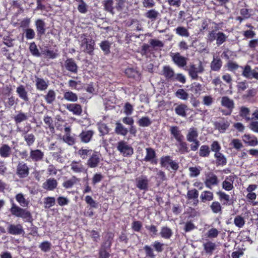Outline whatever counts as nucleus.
<instances>
[{"instance_id": "nucleus-10", "label": "nucleus", "mask_w": 258, "mask_h": 258, "mask_svg": "<svg viewBox=\"0 0 258 258\" xmlns=\"http://www.w3.org/2000/svg\"><path fill=\"white\" fill-rule=\"evenodd\" d=\"M149 182L147 176L141 175L136 179V185L140 190L146 191L148 189Z\"/></svg>"}, {"instance_id": "nucleus-14", "label": "nucleus", "mask_w": 258, "mask_h": 258, "mask_svg": "<svg viewBox=\"0 0 258 258\" xmlns=\"http://www.w3.org/2000/svg\"><path fill=\"white\" fill-rule=\"evenodd\" d=\"M221 105L228 109L229 112L226 114H231L232 111L234 107V103L233 100L230 99L227 96H224L222 97L221 99Z\"/></svg>"}, {"instance_id": "nucleus-45", "label": "nucleus", "mask_w": 258, "mask_h": 258, "mask_svg": "<svg viewBox=\"0 0 258 258\" xmlns=\"http://www.w3.org/2000/svg\"><path fill=\"white\" fill-rule=\"evenodd\" d=\"M11 149L7 145H3L0 148V155L3 158H6L10 155Z\"/></svg>"}, {"instance_id": "nucleus-17", "label": "nucleus", "mask_w": 258, "mask_h": 258, "mask_svg": "<svg viewBox=\"0 0 258 258\" xmlns=\"http://www.w3.org/2000/svg\"><path fill=\"white\" fill-rule=\"evenodd\" d=\"M199 192L196 189L189 190L187 191L186 198L188 200H192L193 205L197 206L199 203Z\"/></svg>"}, {"instance_id": "nucleus-54", "label": "nucleus", "mask_w": 258, "mask_h": 258, "mask_svg": "<svg viewBox=\"0 0 258 258\" xmlns=\"http://www.w3.org/2000/svg\"><path fill=\"white\" fill-rule=\"evenodd\" d=\"M110 45L111 43L106 40L102 41L100 44V46L101 49L104 52L105 54H108L110 52Z\"/></svg>"}, {"instance_id": "nucleus-1", "label": "nucleus", "mask_w": 258, "mask_h": 258, "mask_svg": "<svg viewBox=\"0 0 258 258\" xmlns=\"http://www.w3.org/2000/svg\"><path fill=\"white\" fill-rule=\"evenodd\" d=\"M10 212L13 215L21 217L26 221H29L31 219V215L29 211L19 207L13 202L12 203Z\"/></svg>"}, {"instance_id": "nucleus-25", "label": "nucleus", "mask_w": 258, "mask_h": 258, "mask_svg": "<svg viewBox=\"0 0 258 258\" xmlns=\"http://www.w3.org/2000/svg\"><path fill=\"white\" fill-rule=\"evenodd\" d=\"M37 34L40 35L45 32V23L42 19H37L35 22Z\"/></svg>"}, {"instance_id": "nucleus-61", "label": "nucleus", "mask_w": 258, "mask_h": 258, "mask_svg": "<svg viewBox=\"0 0 258 258\" xmlns=\"http://www.w3.org/2000/svg\"><path fill=\"white\" fill-rule=\"evenodd\" d=\"M25 141L26 142L28 146H31L35 142V138L32 134H26L24 136Z\"/></svg>"}, {"instance_id": "nucleus-50", "label": "nucleus", "mask_w": 258, "mask_h": 258, "mask_svg": "<svg viewBox=\"0 0 258 258\" xmlns=\"http://www.w3.org/2000/svg\"><path fill=\"white\" fill-rule=\"evenodd\" d=\"M176 97L180 99L186 100L188 98V94L183 89H179L175 92Z\"/></svg>"}, {"instance_id": "nucleus-47", "label": "nucleus", "mask_w": 258, "mask_h": 258, "mask_svg": "<svg viewBox=\"0 0 258 258\" xmlns=\"http://www.w3.org/2000/svg\"><path fill=\"white\" fill-rule=\"evenodd\" d=\"M214 156L217 159L216 164L217 165H224L226 164V158L220 152L215 153Z\"/></svg>"}, {"instance_id": "nucleus-37", "label": "nucleus", "mask_w": 258, "mask_h": 258, "mask_svg": "<svg viewBox=\"0 0 258 258\" xmlns=\"http://www.w3.org/2000/svg\"><path fill=\"white\" fill-rule=\"evenodd\" d=\"M115 125V132L117 135H120L123 136H125L127 135L128 133L127 129L124 127L121 123L117 122L116 123Z\"/></svg>"}, {"instance_id": "nucleus-20", "label": "nucleus", "mask_w": 258, "mask_h": 258, "mask_svg": "<svg viewBox=\"0 0 258 258\" xmlns=\"http://www.w3.org/2000/svg\"><path fill=\"white\" fill-rule=\"evenodd\" d=\"M145 16L150 20L151 22H154L160 18V14L155 9H151L147 11L145 14Z\"/></svg>"}, {"instance_id": "nucleus-16", "label": "nucleus", "mask_w": 258, "mask_h": 258, "mask_svg": "<svg viewBox=\"0 0 258 258\" xmlns=\"http://www.w3.org/2000/svg\"><path fill=\"white\" fill-rule=\"evenodd\" d=\"M198 129L194 127H191L187 131L186 136V140L188 142L191 143L192 141L198 140Z\"/></svg>"}, {"instance_id": "nucleus-19", "label": "nucleus", "mask_w": 258, "mask_h": 258, "mask_svg": "<svg viewBox=\"0 0 258 258\" xmlns=\"http://www.w3.org/2000/svg\"><path fill=\"white\" fill-rule=\"evenodd\" d=\"M57 185V181L53 178H50L47 179L42 184V187L48 190H52Z\"/></svg>"}, {"instance_id": "nucleus-51", "label": "nucleus", "mask_w": 258, "mask_h": 258, "mask_svg": "<svg viewBox=\"0 0 258 258\" xmlns=\"http://www.w3.org/2000/svg\"><path fill=\"white\" fill-rule=\"evenodd\" d=\"M204 249L206 253L211 254L215 250L216 244L212 242H208L204 244Z\"/></svg>"}, {"instance_id": "nucleus-48", "label": "nucleus", "mask_w": 258, "mask_h": 258, "mask_svg": "<svg viewBox=\"0 0 258 258\" xmlns=\"http://www.w3.org/2000/svg\"><path fill=\"white\" fill-rule=\"evenodd\" d=\"M71 168L75 172H81L84 170L83 166L79 162H72L71 164Z\"/></svg>"}, {"instance_id": "nucleus-13", "label": "nucleus", "mask_w": 258, "mask_h": 258, "mask_svg": "<svg viewBox=\"0 0 258 258\" xmlns=\"http://www.w3.org/2000/svg\"><path fill=\"white\" fill-rule=\"evenodd\" d=\"M243 69L242 72V75L248 79L255 78L258 80V72H256L254 70H251V67L246 65L244 68L241 67Z\"/></svg>"}, {"instance_id": "nucleus-21", "label": "nucleus", "mask_w": 258, "mask_h": 258, "mask_svg": "<svg viewBox=\"0 0 258 258\" xmlns=\"http://www.w3.org/2000/svg\"><path fill=\"white\" fill-rule=\"evenodd\" d=\"M169 131L170 132L171 135L175 138L177 141L183 140V136L181 134V131L178 126H171L170 127Z\"/></svg>"}, {"instance_id": "nucleus-57", "label": "nucleus", "mask_w": 258, "mask_h": 258, "mask_svg": "<svg viewBox=\"0 0 258 258\" xmlns=\"http://www.w3.org/2000/svg\"><path fill=\"white\" fill-rule=\"evenodd\" d=\"M91 150L81 148L78 151V154L83 159H86L89 155H91Z\"/></svg>"}, {"instance_id": "nucleus-27", "label": "nucleus", "mask_w": 258, "mask_h": 258, "mask_svg": "<svg viewBox=\"0 0 258 258\" xmlns=\"http://www.w3.org/2000/svg\"><path fill=\"white\" fill-rule=\"evenodd\" d=\"M222 66V61L218 57L214 56L213 59L212 61L210 68L213 71H219Z\"/></svg>"}, {"instance_id": "nucleus-62", "label": "nucleus", "mask_w": 258, "mask_h": 258, "mask_svg": "<svg viewBox=\"0 0 258 258\" xmlns=\"http://www.w3.org/2000/svg\"><path fill=\"white\" fill-rule=\"evenodd\" d=\"M219 233V231L216 228H212L208 230L207 236L210 238H216Z\"/></svg>"}, {"instance_id": "nucleus-35", "label": "nucleus", "mask_w": 258, "mask_h": 258, "mask_svg": "<svg viewBox=\"0 0 258 258\" xmlns=\"http://www.w3.org/2000/svg\"><path fill=\"white\" fill-rule=\"evenodd\" d=\"M149 44H150L151 47L153 48L155 50H157L158 49H160L164 47V43L156 39H151L149 40Z\"/></svg>"}, {"instance_id": "nucleus-32", "label": "nucleus", "mask_w": 258, "mask_h": 258, "mask_svg": "<svg viewBox=\"0 0 258 258\" xmlns=\"http://www.w3.org/2000/svg\"><path fill=\"white\" fill-rule=\"evenodd\" d=\"M36 86L38 90L43 91L47 89L48 87V82L44 79L36 77Z\"/></svg>"}, {"instance_id": "nucleus-56", "label": "nucleus", "mask_w": 258, "mask_h": 258, "mask_svg": "<svg viewBox=\"0 0 258 258\" xmlns=\"http://www.w3.org/2000/svg\"><path fill=\"white\" fill-rule=\"evenodd\" d=\"M175 31L176 34L180 36L184 37H188L189 36L187 29L183 27H178L176 28Z\"/></svg>"}, {"instance_id": "nucleus-5", "label": "nucleus", "mask_w": 258, "mask_h": 258, "mask_svg": "<svg viewBox=\"0 0 258 258\" xmlns=\"http://www.w3.org/2000/svg\"><path fill=\"white\" fill-rule=\"evenodd\" d=\"M116 149L124 157H129L134 153L133 147L124 141L118 142L116 144Z\"/></svg>"}, {"instance_id": "nucleus-34", "label": "nucleus", "mask_w": 258, "mask_h": 258, "mask_svg": "<svg viewBox=\"0 0 258 258\" xmlns=\"http://www.w3.org/2000/svg\"><path fill=\"white\" fill-rule=\"evenodd\" d=\"M229 125L230 122L228 121H222L215 123V127L222 133H224Z\"/></svg>"}, {"instance_id": "nucleus-41", "label": "nucleus", "mask_w": 258, "mask_h": 258, "mask_svg": "<svg viewBox=\"0 0 258 258\" xmlns=\"http://www.w3.org/2000/svg\"><path fill=\"white\" fill-rule=\"evenodd\" d=\"M125 74L128 78H138L140 76L139 72L134 68H128L125 71Z\"/></svg>"}, {"instance_id": "nucleus-53", "label": "nucleus", "mask_w": 258, "mask_h": 258, "mask_svg": "<svg viewBox=\"0 0 258 258\" xmlns=\"http://www.w3.org/2000/svg\"><path fill=\"white\" fill-rule=\"evenodd\" d=\"M234 223L236 227L241 228L244 225L245 220L241 216H237L234 219Z\"/></svg>"}, {"instance_id": "nucleus-60", "label": "nucleus", "mask_w": 258, "mask_h": 258, "mask_svg": "<svg viewBox=\"0 0 258 258\" xmlns=\"http://www.w3.org/2000/svg\"><path fill=\"white\" fill-rule=\"evenodd\" d=\"M144 249L146 252V256L150 258H155L156 255L154 253L153 248L149 245H146L144 247Z\"/></svg>"}, {"instance_id": "nucleus-23", "label": "nucleus", "mask_w": 258, "mask_h": 258, "mask_svg": "<svg viewBox=\"0 0 258 258\" xmlns=\"http://www.w3.org/2000/svg\"><path fill=\"white\" fill-rule=\"evenodd\" d=\"M113 237V233L111 232L107 233L105 237V239L101 244V247L106 249H109L112 244Z\"/></svg>"}, {"instance_id": "nucleus-64", "label": "nucleus", "mask_w": 258, "mask_h": 258, "mask_svg": "<svg viewBox=\"0 0 258 258\" xmlns=\"http://www.w3.org/2000/svg\"><path fill=\"white\" fill-rule=\"evenodd\" d=\"M55 98V95L52 90H49L47 94L45 96V100L48 103H51Z\"/></svg>"}, {"instance_id": "nucleus-49", "label": "nucleus", "mask_w": 258, "mask_h": 258, "mask_svg": "<svg viewBox=\"0 0 258 258\" xmlns=\"http://www.w3.org/2000/svg\"><path fill=\"white\" fill-rule=\"evenodd\" d=\"M210 153L209 147L207 145H203L200 147L199 154L202 157H207L209 156Z\"/></svg>"}, {"instance_id": "nucleus-52", "label": "nucleus", "mask_w": 258, "mask_h": 258, "mask_svg": "<svg viewBox=\"0 0 258 258\" xmlns=\"http://www.w3.org/2000/svg\"><path fill=\"white\" fill-rule=\"evenodd\" d=\"M250 110L249 108L244 106L240 108L239 115L241 117L244 118L246 120H249L251 118L248 116Z\"/></svg>"}, {"instance_id": "nucleus-33", "label": "nucleus", "mask_w": 258, "mask_h": 258, "mask_svg": "<svg viewBox=\"0 0 258 258\" xmlns=\"http://www.w3.org/2000/svg\"><path fill=\"white\" fill-rule=\"evenodd\" d=\"M102 4L105 11L109 12L112 15L114 14L113 0H105L102 2Z\"/></svg>"}, {"instance_id": "nucleus-8", "label": "nucleus", "mask_w": 258, "mask_h": 258, "mask_svg": "<svg viewBox=\"0 0 258 258\" xmlns=\"http://www.w3.org/2000/svg\"><path fill=\"white\" fill-rule=\"evenodd\" d=\"M170 56L173 62L178 67L183 68L186 65L187 59L179 52L171 53Z\"/></svg>"}, {"instance_id": "nucleus-63", "label": "nucleus", "mask_w": 258, "mask_h": 258, "mask_svg": "<svg viewBox=\"0 0 258 258\" xmlns=\"http://www.w3.org/2000/svg\"><path fill=\"white\" fill-rule=\"evenodd\" d=\"M153 247L158 252H161L164 250V244L159 241H155L152 244Z\"/></svg>"}, {"instance_id": "nucleus-26", "label": "nucleus", "mask_w": 258, "mask_h": 258, "mask_svg": "<svg viewBox=\"0 0 258 258\" xmlns=\"http://www.w3.org/2000/svg\"><path fill=\"white\" fill-rule=\"evenodd\" d=\"M16 92L19 97L24 101H28L29 100L27 92L23 85H21L18 86L16 89Z\"/></svg>"}, {"instance_id": "nucleus-42", "label": "nucleus", "mask_w": 258, "mask_h": 258, "mask_svg": "<svg viewBox=\"0 0 258 258\" xmlns=\"http://www.w3.org/2000/svg\"><path fill=\"white\" fill-rule=\"evenodd\" d=\"M14 118L16 123H19L22 121L27 120L28 119V116L27 113H25L20 111L18 112V113L15 116Z\"/></svg>"}, {"instance_id": "nucleus-30", "label": "nucleus", "mask_w": 258, "mask_h": 258, "mask_svg": "<svg viewBox=\"0 0 258 258\" xmlns=\"http://www.w3.org/2000/svg\"><path fill=\"white\" fill-rule=\"evenodd\" d=\"M94 132L92 131H83L80 135L81 141L82 142L87 143L91 140Z\"/></svg>"}, {"instance_id": "nucleus-36", "label": "nucleus", "mask_w": 258, "mask_h": 258, "mask_svg": "<svg viewBox=\"0 0 258 258\" xmlns=\"http://www.w3.org/2000/svg\"><path fill=\"white\" fill-rule=\"evenodd\" d=\"M178 144L176 145L178 147V152L181 154H185L189 152L187 144L186 142L182 141V140L177 141Z\"/></svg>"}, {"instance_id": "nucleus-7", "label": "nucleus", "mask_w": 258, "mask_h": 258, "mask_svg": "<svg viewBox=\"0 0 258 258\" xmlns=\"http://www.w3.org/2000/svg\"><path fill=\"white\" fill-rule=\"evenodd\" d=\"M219 182L217 176L213 172H209L206 174L204 183L207 187L212 189V186L217 185Z\"/></svg>"}, {"instance_id": "nucleus-46", "label": "nucleus", "mask_w": 258, "mask_h": 258, "mask_svg": "<svg viewBox=\"0 0 258 258\" xmlns=\"http://www.w3.org/2000/svg\"><path fill=\"white\" fill-rule=\"evenodd\" d=\"M66 68L70 71L76 73L77 71V66L75 61L72 59L66 61Z\"/></svg>"}, {"instance_id": "nucleus-18", "label": "nucleus", "mask_w": 258, "mask_h": 258, "mask_svg": "<svg viewBox=\"0 0 258 258\" xmlns=\"http://www.w3.org/2000/svg\"><path fill=\"white\" fill-rule=\"evenodd\" d=\"M44 156L43 153L40 150H31L30 153V158L35 162L40 161L42 160Z\"/></svg>"}, {"instance_id": "nucleus-6", "label": "nucleus", "mask_w": 258, "mask_h": 258, "mask_svg": "<svg viewBox=\"0 0 258 258\" xmlns=\"http://www.w3.org/2000/svg\"><path fill=\"white\" fill-rule=\"evenodd\" d=\"M160 164L162 167L166 168L167 169H169V167L174 171H176L179 168L178 164L172 160L169 156H162L160 158Z\"/></svg>"}, {"instance_id": "nucleus-38", "label": "nucleus", "mask_w": 258, "mask_h": 258, "mask_svg": "<svg viewBox=\"0 0 258 258\" xmlns=\"http://www.w3.org/2000/svg\"><path fill=\"white\" fill-rule=\"evenodd\" d=\"M172 230L167 226L162 227L160 232L161 236L165 239H169L172 235Z\"/></svg>"}, {"instance_id": "nucleus-22", "label": "nucleus", "mask_w": 258, "mask_h": 258, "mask_svg": "<svg viewBox=\"0 0 258 258\" xmlns=\"http://www.w3.org/2000/svg\"><path fill=\"white\" fill-rule=\"evenodd\" d=\"M243 142L250 146H255L258 145V140L254 136L244 135L242 137Z\"/></svg>"}, {"instance_id": "nucleus-28", "label": "nucleus", "mask_w": 258, "mask_h": 258, "mask_svg": "<svg viewBox=\"0 0 258 258\" xmlns=\"http://www.w3.org/2000/svg\"><path fill=\"white\" fill-rule=\"evenodd\" d=\"M234 178L232 176H230L226 178L225 180L222 182V187L226 190H231L233 188Z\"/></svg>"}, {"instance_id": "nucleus-2", "label": "nucleus", "mask_w": 258, "mask_h": 258, "mask_svg": "<svg viewBox=\"0 0 258 258\" xmlns=\"http://www.w3.org/2000/svg\"><path fill=\"white\" fill-rule=\"evenodd\" d=\"M227 38V36L223 32H217L216 30H212L209 32L207 40L210 43L214 40L216 41V44L220 46L225 42Z\"/></svg>"}, {"instance_id": "nucleus-58", "label": "nucleus", "mask_w": 258, "mask_h": 258, "mask_svg": "<svg viewBox=\"0 0 258 258\" xmlns=\"http://www.w3.org/2000/svg\"><path fill=\"white\" fill-rule=\"evenodd\" d=\"M55 199L53 197H47L44 199V204L45 208H50L55 204Z\"/></svg>"}, {"instance_id": "nucleus-39", "label": "nucleus", "mask_w": 258, "mask_h": 258, "mask_svg": "<svg viewBox=\"0 0 258 258\" xmlns=\"http://www.w3.org/2000/svg\"><path fill=\"white\" fill-rule=\"evenodd\" d=\"M200 198L202 202L205 203L207 201H211L214 199V195L212 192L208 190L203 191L201 196Z\"/></svg>"}, {"instance_id": "nucleus-31", "label": "nucleus", "mask_w": 258, "mask_h": 258, "mask_svg": "<svg viewBox=\"0 0 258 258\" xmlns=\"http://www.w3.org/2000/svg\"><path fill=\"white\" fill-rule=\"evenodd\" d=\"M187 110V106L184 104L177 105L175 108V113L179 116L185 117L186 115V111Z\"/></svg>"}, {"instance_id": "nucleus-12", "label": "nucleus", "mask_w": 258, "mask_h": 258, "mask_svg": "<svg viewBox=\"0 0 258 258\" xmlns=\"http://www.w3.org/2000/svg\"><path fill=\"white\" fill-rule=\"evenodd\" d=\"M17 173L21 178L26 177L29 174V168L23 162H20L17 168Z\"/></svg>"}, {"instance_id": "nucleus-44", "label": "nucleus", "mask_w": 258, "mask_h": 258, "mask_svg": "<svg viewBox=\"0 0 258 258\" xmlns=\"http://www.w3.org/2000/svg\"><path fill=\"white\" fill-rule=\"evenodd\" d=\"M15 198L17 202L22 207H27L29 205V201L25 198L22 193L17 194Z\"/></svg>"}, {"instance_id": "nucleus-43", "label": "nucleus", "mask_w": 258, "mask_h": 258, "mask_svg": "<svg viewBox=\"0 0 258 258\" xmlns=\"http://www.w3.org/2000/svg\"><path fill=\"white\" fill-rule=\"evenodd\" d=\"M210 207L213 213H222V207L219 202L217 201L212 202Z\"/></svg>"}, {"instance_id": "nucleus-4", "label": "nucleus", "mask_w": 258, "mask_h": 258, "mask_svg": "<svg viewBox=\"0 0 258 258\" xmlns=\"http://www.w3.org/2000/svg\"><path fill=\"white\" fill-rule=\"evenodd\" d=\"M188 72V75L190 77L195 80H197L199 79L198 74L203 73L204 71V67L201 61H200L198 66L197 67L194 64H190L188 69H185Z\"/></svg>"}, {"instance_id": "nucleus-24", "label": "nucleus", "mask_w": 258, "mask_h": 258, "mask_svg": "<svg viewBox=\"0 0 258 258\" xmlns=\"http://www.w3.org/2000/svg\"><path fill=\"white\" fill-rule=\"evenodd\" d=\"M163 75L165 78L168 80H171L173 79L175 76V73L172 68L169 66H164L163 68Z\"/></svg>"}, {"instance_id": "nucleus-15", "label": "nucleus", "mask_w": 258, "mask_h": 258, "mask_svg": "<svg viewBox=\"0 0 258 258\" xmlns=\"http://www.w3.org/2000/svg\"><path fill=\"white\" fill-rule=\"evenodd\" d=\"M146 155L144 159V161L146 162H150L152 163L157 164V161L155 159L156 153L154 149L151 148L146 149Z\"/></svg>"}, {"instance_id": "nucleus-29", "label": "nucleus", "mask_w": 258, "mask_h": 258, "mask_svg": "<svg viewBox=\"0 0 258 258\" xmlns=\"http://www.w3.org/2000/svg\"><path fill=\"white\" fill-rule=\"evenodd\" d=\"M76 142V136L75 134L70 133V127H66V143L69 145H72Z\"/></svg>"}, {"instance_id": "nucleus-9", "label": "nucleus", "mask_w": 258, "mask_h": 258, "mask_svg": "<svg viewBox=\"0 0 258 258\" xmlns=\"http://www.w3.org/2000/svg\"><path fill=\"white\" fill-rule=\"evenodd\" d=\"M101 161V154L97 152L94 151L87 161V165L91 168L97 167Z\"/></svg>"}, {"instance_id": "nucleus-11", "label": "nucleus", "mask_w": 258, "mask_h": 258, "mask_svg": "<svg viewBox=\"0 0 258 258\" xmlns=\"http://www.w3.org/2000/svg\"><path fill=\"white\" fill-rule=\"evenodd\" d=\"M7 230L9 234L14 235H22L24 233V230L21 224H9Z\"/></svg>"}, {"instance_id": "nucleus-3", "label": "nucleus", "mask_w": 258, "mask_h": 258, "mask_svg": "<svg viewBox=\"0 0 258 258\" xmlns=\"http://www.w3.org/2000/svg\"><path fill=\"white\" fill-rule=\"evenodd\" d=\"M81 43V48L85 52H86L90 55L93 53L94 49V46L95 42L91 38H89L87 34H82L80 37Z\"/></svg>"}, {"instance_id": "nucleus-55", "label": "nucleus", "mask_w": 258, "mask_h": 258, "mask_svg": "<svg viewBox=\"0 0 258 258\" xmlns=\"http://www.w3.org/2000/svg\"><path fill=\"white\" fill-rule=\"evenodd\" d=\"M138 123L140 126L145 127L149 126L152 122L148 117H143L138 120Z\"/></svg>"}, {"instance_id": "nucleus-59", "label": "nucleus", "mask_w": 258, "mask_h": 258, "mask_svg": "<svg viewBox=\"0 0 258 258\" xmlns=\"http://www.w3.org/2000/svg\"><path fill=\"white\" fill-rule=\"evenodd\" d=\"M29 50L32 55L35 56H40V53L34 42L30 43L29 46Z\"/></svg>"}, {"instance_id": "nucleus-40", "label": "nucleus", "mask_w": 258, "mask_h": 258, "mask_svg": "<svg viewBox=\"0 0 258 258\" xmlns=\"http://www.w3.org/2000/svg\"><path fill=\"white\" fill-rule=\"evenodd\" d=\"M67 108L70 111H72L74 114L76 115H79L82 112L81 107L79 104H70L67 105Z\"/></svg>"}]
</instances>
